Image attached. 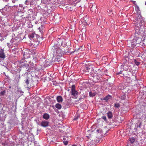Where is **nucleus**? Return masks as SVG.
Listing matches in <instances>:
<instances>
[{
	"instance_id": "f257e3e1",
	"label": "nucleus",
	"mask_w": 146,
	"mask_h": 146,
	"mask_svg": "<svg viewBox=\"0 0 146 146\" xmlns=\"http://www.w3.org/2000/svg\"><path fill=\"white\" fill-rule=\"evenodd\" d=\"M140 11V10L138 11L137 14L135 15L133 18L135 25L138 27L143 26L144 24V18L142 17Z\"/></svg>"
},
{
	"instance_id": "f03ea898",
	"label": "nucleus",
	"mask_w": 146,
	"mask_h": 146,
	"mask_svg": "<svg viewBox=\"0 0 146 146\" xmlns=\"http://www.w3.org/2000/svg\"><path fill=\"white\" fill-rule=\"evenodd\" d=\"M68 51L65 50L63 51L59 48L56 49L55 51H54L53 54V57L55 58V59H59L62 56V54L63 53H66Z\"/></svg>"
},
{
	"instance_id": "7ed1b4c3",
	"label": "nucleus",
	"mask_w": 146,
	"mask_h": 146,
	"mask_svg": "<svg viewBox=\"0 0 146 146\" xmlns=\"http://www.w3.org/2000/svg\"><path fill=\"white\" fill-rule=\"evenodd\" d=\"M131 64V62H129L127 61H126L122 66L123 67L124 70L129 71H130V69L131 68L130 65Z\"/></svg>"
},
{
	"instance_id": "20e7f679",
	"label": "nucleus",
	"mask_w": 146,
	"mask_h": 146,
	"mask_svg": "<svg viewBox=\"0 0 146 146\" xmlns=\"http://www.w3.org/2000/svg\"><path fill=\"white\" fill-rule=\"evenodd\" d=\"M78 93L75 89L74 85H72L71 87V94L74 97H76Z\"/></svg>"
},
{
	"instance_id": "39448f33",
	"label": "nucleus",
	"mask_w": 146,
	"mask_h": 146,
	"mask_svg": "<svg viewBox=\"0 0 146 146\" xmlns=\"http://www.w3.org/2000/svg\"><path fill=\"white\" fill-rule=\"evenodd\" d=\"M135 39L136 42L137 43V44H142V38L139 37H134Z\"/></svg>"
},
{
	"instance_id": "423d86ee",
	"label": "nucleus",
	"mask_w": 146,
	"mask_h": 146,
	"mask_svg": "<svg viewBox=\"0 0 146 146\" xmlns=\"http://www.w3.org/2000/svg\"><path fill=\"white\" fill-rule=\"evenodd\" d=\"M49 123V122L47 121H42L41 123V125L44 127H46L48 126Z\"/></svg>"
},
{
	"instance_id": "0eeeda50",
	"label": "nucleus",
	"mask_w": 146,
	"mask_h": 146,
	"mask_svg": "<svg viewBox=\"0 0 146 146\" xmlns=\"http://www.w3.org/2000/svg\"><path fill=\"white\" fill-rule=\"evenodd\" d=\"M130 43L131 46L132 47H134L137 44V43L136 42L135 39V37L131 41Z\"/></svg>"
},
{
	"instance_id": "6e6552de",
	"label": "nucleus",
	"mask_w": 146,
	"mask_h": 146,
	"mask_svg": "<svg viewBox=\"0 0 146 146\" xmlns=\"http://www.w3.org/2000/svg\"><path fill=\"white\" fill-rule=\"evenodd\" d=\"M0 57L2 58H4L5 57L3 50L2 49H0Z\"/></svg>"
},
{
	"instance_id": "1a4fd4ad",
	"label": "nucleus",
	"mask_w": 146,
	"mask_h": 146,
	"mask_svg": "<svg viewBox=\"0 0 146 146\" xmlns=\"http://www.w3.org/2000/svg\"><path fill=\"white\" fill-rule=\"evenodd\" d=\"M56 100L58 102H62L63 101L62 98L60 96H58L56 98Z\"/></svg>"
},
{
	"instance_id": "9d476101",
	"label": "nucleus",
	"mask_w": 146,
	"mask_h": 146,
	"mask_svg": "<svg viewBox=\"0 0 146 146\" xmlns=\"http://www.w3.org/2000/svg\"><path fill=\"white\" fill-rule=\"evenodd\" d=\"M20 78V75L19 74H18L15 77V80L17 81V82H18L19 81V80Z\"/></svg>"
},
{
	"instance_id": "9b49d317",
	"label": "nucleus",
	"mask_w": 146,
	"mask_h": 146,
	"mask_svg": "<svg viewBox=\"0 0 146 146\" xmlns=\"http://www.w3.org/2000/svg\"><path fill=\"white\" fill-rule=\"evenodd\" d=\"M133 62L135 64V65L137 66L139 65L140 64V62L137 61V60L135 59H133Z\"/></svg>"
},
{
	"instance_id": "f8f14e48",
	"label": "nucleus",
	"mask_w": 146,
	"mask_h": 146,
	"mask_svg": "<svg viewBox=\"0 0 146 146\" xmlns=\"http://www.w3.org/2000/svg\"><path fill=\"white\" fill-rule=\"evenodd\" d=\"M100 77H97V76H94L93 78L94 81L95 82H97L100 80Z\"/></svg>"
},
{
	"instance_id": "ddd939ff",
	"label": "nucleus",
	"mask_w": 146,
	"mask_h": 146,
	"mask_svg": "<svg viewBox=\"0 0 146 146\" xmlns=\"http://www.w3.org/2000/svg\"><path fill=\"white\" fill-rule=\"evenodd\" d=\"M43 118L46 119H48L49 118V115L47 113H45L43 115Z\"/></svg>"
},
{
	"instance_id": "4468645a",
	"label": "nucleus",
	"mask_w": 146,
	"mask_h": 146,
	"mask_svg": "<svg viewBox=\"0 0 146 146\" xmlns=\"http://www.w3.org/2000/svg\"><path fill=\"white\" fill-rule=\"evenodd\" d=\"M56 108L59 110H60L62 108V106L61 104H56L55 105Z\"/></svg>"
},
{
	"instance_id": "2eb2a0df",
	"label": "nucleus",
	"mask_w": 146,
	"mask_h": 146,
	"mask_svg": "<svg viewBox=\"0 0 146 146\" xmlns=\"http://www.w3.org/2000/svg\"><path fill=\"white\" fill-rule=\"evenodd\" d=\"M107 114L108 117L109 118H111L113 116L112 112L110 111H109Z\"/></svg>"
},
{
	"instance_id": "dca6fc26",
	"label": "nucleus",
	"mask_w": 146,
	"mask_h": 146,
	"mask_svg": "<svg viewBox=\"0 0 146 146\" xmlns=\"http://www.w3.org/2000/svg\"><path fill=\"white\" fill-rule=\"evenodd\" d=\"M35 35V33L33 32L29 35V37L30 38H33L34 36Z\"/></svg>"
},
{
	"instance_id": "f3484780",
	"label": "nucleus",
	"mask_w": 146,
	"mask_h": 146,
	"mask_svg": "<svg viewBox=\"0 0 146 146\" xmlns=\"http://www.w3.org/2000/svg\"><path fill=\"white\" fill-rule=\"evenodd\" d=\"M91 10L92 12H95L96 11V8L95 7V6H92L91 7Z\"/></svg>"
},
{
	"instance_id": "a211bd4d",
	"label": "nucleus",
	"mask_w": 146,
	"mask_h": 146,
	"mask_svg": "<svg viewBox=\"0 0 146 146\" xmlns=\"http://www.w3.org/2000/svg\"><path fill=\"white\" fill-rule=\"evenodd\" d=\"M96 95L95 93L94 92H89V95L90 97H93L95 96Z\"/></svg>"
},
{
	"instance_id": "6ab92c4d",
	"label": "nucleus",
	"mask_w": 146,
	"mask_h": 146,
	"mask_svg": "<svg viewBox=\"0 0 146 146\" xmlns=\"http://www.w3.org/2000/svg\"><path fill=\"white\" fill-rule=\"evenodd\" d=\"M110 96L108 95L104 98V100L107 101L110 98Z\"/></svg>"
},
{
	"instance_id": "aec40b11",
	"label": "nucleus",
	"mask_w": 146,
	"mask_h": 146,
	"mask_svg": "<svg viewBox=\"0 0 146 146\" xmlns=\"http://www.w3.org/2000/svg\"><path fill=\"white\" fill-rule=\"evenodd\" d=\"M143 43L141 44V45L143 46L146 45V39H144L142 41Z\"/></svg>"
},
{
	"instance_id": "412c9836",
	"label": "nucleus",
	"mask_w": 146,
	"mask_h": 146,
	"mask_svg": "<svg viewBox=\"0 0 146 146\" xmlns=\"http://www.w3.org/2000/svg\"><path fill=\"white\" fill-rule=\"evenodd\" d=\"M114 107L116 108H118L120 106V105L119 103H115L114 105Z\"/></svg>"
},
{
	"instance_id": "4be33fe9",
	"label": "nucleus",
	"mask_w": 146,
	"mask_h": 146,
	"mask_svg": "<svg viewBox=\"0 0 146 146\" xmlns=\"http://www.w3.org/2000/svg\"><path fill=\"white\" fill-rule=\"evenodd\" d=\"M135 141V138L134 137H132L130 139V141L131 143H133Z\"/></svg>"
},
{
	"instance_id": "5701e85b",
	"label": "nucleus",
	"mask_w": 146,
	"mask_h": 146,
	"mask_svg": "<svg viewBox=\"0 0 146 146\" xmlns=\"http://www.w3.org/2000/svg\"><path fill=\"white\" fill-rule=\"evenodd\" d=\"M126 96L125 95H124V94H123L122 95L121 97V100H125V98H126Z\"/></svg>"
},
{
	"instance_id": "b1692460",
	"label": "nucleus",
	"mask_w": 146,
	"mask_h": 146,
	"mask_svg": "<svg viewBox=\"0 0 146 146\" xmlns=\"http://www.w3.org/2000/svg\"><path fill=\"white\" fill-rule=\"evenodd\" d=\"M25 81L26 85L27 86H28L29 84V80L28 79H27L25 80Z\"/></svg>"
},
{
	"instance_id": "393cba45",
	"label": "nucleus",
	"mask_w": 146,
	"mask_h": 146,
	"mask_svg": "<svg viewBox=\"0 0 146 146\" xmlns=\"http://www.w3.org/2000/svg\"><path fill=\"white\" fill-rule=\"evenodd\" d=\"M34 45L36 46L39 44V42H34L33 43H32Z\"/></svg>"
},
{
	"instance_id": "a878e982",
	"label": "nucleus",
	"mask_w": 146,
	"mask_h": 146,
	"mask_svg": "<svg viewBox=\"0 0 146 146\" xmlns=\"http://www.w3.org/2000/svg\"><path fill=\"white\" fill-rule=\"evenodd\" d=\"M5 93V90L1 92L0 95H3Z\"/></svg>"
},
{
	"instance_id": "bb28decb",
	"label": "nucleus",
	"mask_w": 146,
	"mask_h": 146,
	"mask_svg": "<svg viewBox=\"0 0 146 146\" xmlns=\"http://www.w3.org/2000/svg\"><path fill=\"white\" fill-rule=\"evenodd\" d=\"M84 48H83L82 46H80L79 48H78V50H80L81 51H83Z\"/></svg>"
},
{
	"instance_id": "cd10ccee",
	"label": "nucleus",
	"mask_w": 146,
	"mask_h": 146,
	"mask_svg": "<svg viewBox=\"0 0 146 146\" xmlns=\"http://www.w3.org/2000/svg\"><path fill=\"white\" fill-rule=\"evenodd\" d=\"M64 143L65 145H67L68 143L67 140L64 141Z\"/></svg>"
},
{
	"instance_id": "c85d7f7f",
	"label": "nucleus",
	"mask_w": 146,
	"mask_h": 146,
	"mask_svg": "<svg viewBox=\"0 0 146 146\" xmlns=\"http://www.w3.org/2000/svg\"><path fill=\"white\" fill-rule=\"evenodd\" d=\"M85 97V96L84 95H82L80 98V100L81 99H83Z\"/></svg>"
},
{
	"instance_id": "c756f323",
	"label": "nucleus",
	"mask_w": 146,
	"mask_h": 146,
	"mask_svg": "<svg viewBox=\"0 0 146 146\" xmlns=\"http://www.w3.org/2000/svg\"><path fill=\"white\" fill-rule=\"evenodd\" d=\"M23 56L25 58H27V56H26V55L25 52L23 54Z\"/></svg>"
},
{
	"instance_id": "7c9ffc66",
	"label": "nucleus",
	"mask_w": 146,
	"mask_h": 146,
	"mask_svg": "<svg viewBox=\"0 0 146 146\" xmlns=\"http://www.w3.org/2000/svg\"><path fill=\"white\" fill-rule=\"evenodd\" d=\"M102 118L104 119L105 120H106V117L105 116H102Z\"/></svg>"
},
{
	"instance_id": "2f4dec72",
	"label": "nucleus",
	"mask_w": 146,
	"mask_h": 146,
	"mask_svg": "<svg viewBox=\"0 0 146 146\" xmlns=\"http://www.w3.org/2000/svg\"><path fill=\"white\" fill-rule=\"evenodd\" d=\"M122 71H120L119 72L117 73V74L119 75V74H122Z\"/></svg>"
},
{
	"instance_id": "473e14b6",
	"label": "nucleus",
	"mask_w": 146,
	"mask_h": 146,
	"mask_svg": "<svg viewBox=\"0 0 146 146\" xmlns=\"http://www.w3.org/2000/svg\"><path fill=\"white\" fill-rule=\"evenodd\" d=\"M141 122L139 124V125H138V127H139L140 128V127H141Z\"/></svg>"
},
{
	"instance_id": "72a5a7b5",
	"label": "nucleus",
	"mask_w": 146,
	"mask_h": 146,
	"mask_svg": "<svg viewBox=\"0 0 146 146\" xmlns=\"http://www.w3.org/2000/svg\"><path fill=\"white\" fill-rule=\"evenodd\" d=\"M31 14L29 15L28 16V18H29V17L31 18Z\"/></svg>"
},
{
	"instance_id": "f704fd0d",
	"label": "nucleus",
	"mask_w": 146,
	"mask_h": 146,
	"mask_svg": "<svg viewBox=\"0 0 146 146\" xmlns=\"http://www.w3.org/2000/svg\"><path fill=\"white\" fill-rule=\"evenodd\" d=\"M78 117L77 116L76 117H75L74 118V120H76L78 118Z\"/></svg>"
},
{
	"instance_id": "c9c22d12",
	"label": "nucleus",
	"mask_w": 146,
	"mask_h": 146,
	"mask_svg": "<svg viewBox=\"0 0 146 146\" xmlns=\"http://www.w3.org/2000/svg\"><path fill=\"white\" fill-rule=\"evenodd\" d=\"M29 30H31V31H33V29L32 28H29Z\"/></svg>"
},
{
	"instance_id": "e433bc0d",
	"label": "nucleus",
	"mask_w": 146,
	"mask_h": 146,
	"mask_svg": "<svg viewBox=\"0 0 146 146\" xmlns=\"http://www.w3.org/2000/svg\"><path fill=\"white\" fill-rule=\"evenodd\" d=\"M86 69L87 70H88L89 69H90V68H89V67H86Z\"/></svg>"
},
{
	"instance_id": "4c0bfd02",
	"label": "nucleus",
	"mask_w": 146,
	"mask_h": 146,
	"mask_svg": "<svg viewBox=\"0 0 146 146\" xmlns=\"http://www.w3.org/2000/svg\"><path fill=\"white\" fill-rule=\"evenodd\" d=\"M15 1H15V0H13L12 1V2H13V3H15Z\"/></svg>"
},
{
	"instance_id": "58836bf2",
	"label": "nucleus",
	"mask_w": 146,
	"mask_h": 146,
	"mask_svg": "<svg viewBox=\"0 0 146 146\" xmlns=\"http://www.w3.org/2000/svg\"><path fill=\"white\" fill-rule=\"evenodd\" d=\"M0 121H3V119H2L1 118V117H0Z\"/></svg>"
},
{
	"instance_id": "ea45409f",
	"label": "nucleus",
	"mask_w": 146,
	"mask_h": 146,
	"mask_svg": "<svg viewBox=\"0 0 146 146\" xmlns=\"http://www.w3.org/2000/svg\"><path fill=\"white\" fill-rule=\"evenodd\" d=\"M63 139L64 140H65L66 139L65 137H64L63 138Z\"/></svg>"
},
{
	"instance_id": "a19ab883",
	"label": "nucleus",
	"mask_w": 146,
	"mask_h": 146,
	"mask_svg": "<svg viewBox=\"0 0 146 146\" xmlns=\"http://www.w3.org/2000/svg\"><path fill=\"white\" fill-rule=\"evenodd\" d=\"M72 146H77L75 145H72Z\"/></svg>"
},
{
	"instance_id": "79ce46f5",
	"label": "nucleus",
	"mask_w": 146,
	"mask_h": 146,
	"mask_svg": "<svg viewBox=\"0 0 146 146\" xmlns=\"http://www.w3.org/2000/svg\"><path fill=\"white\" fill-rule=\"evenodd\" d=\"M40 55L39 54H38H38H37V56H38V55Z\"/></svg>"
},
{
	"instance_id": "37998d69",
	"label": "nucleus",
	"mask_w": 146,
	"mask_h": 146,
	"mask_svg": "<svg viewBox=\"0 0 146 146\" xmlns=\"http://www.w3.org/2000/svg\"><path fill=\"white\" fill-rule=\"evenodd\" d=\"M98 131V130H97V131Z\"/></svg>"
},
{
	"instance_id": "c03bdc74",
	"label": "nucleus",
	"mask_w": 146,
	"mask_h": 146,
	"mask_svg": "<svg viewBox=\"0 0 146 146\" xmlns=\"http://www.w3.org/2000/svg\"><path fill=\"white\" fill-rule=\"evenodd\" d=\"M138 56H139H139H139V55H138Z\"/></svg>"
},
{
	"instance_id": "a18cd8bd",
	"label": "nucleus",
	"mask_w": 146,
	"mask_h": 146,
	"mask_svg": "<svg viewBox=\"0 0 146 146\" xmlns=\"http://www.w3.org/2000/svg\"><path fill=\"white\" fill-rule=\"evenodd\" d=\"M145 5H146V2L145 3Z\"/></svg>"
},
{
	"instance_id": "49530a36",
	"label": "nucleus",
	"mask_w": 146,
	"mask_h": 146,
	"mask_svg": "<svg viewBox=\"0 0 146 146\" xmlns=\"http://www.w3.org/2000/svg\"><path fill=\"white\" fill-rule=\"evenodd\" d=\"M40 29V27H39V28H38V29Z\"/></svg>"
},
{
	"instance_id": "de8ad7c7",
	"label": "nucleus",
	"mask_w": 146,
	"mask_h": 146,
	"mask_svg": "<svg viewBox=\"0 0 146 146\" xmlns=\"http://www.w3.org/2000/svg\"><path fill=\"white\" fill-rule=\"evenodd\" d=\"M88 137H89V136H87Z\"/></svg>"
},
{
	"instance_id": "09e8293b",
	"label": "nucleus",
	"mask_w": 146,
	"mask_h": 146,
	"mask_svg": "<svg viewBox=\"0 0 146 146\" xmlns=\"http://www.w3.org/2000/svg\"><path fill=\"white\" fill-rule=\"evenodd\" d=\"M145 51H146V49L145 50Z\"/></svg>"
}]
</instances>
